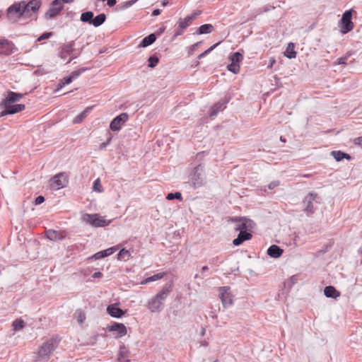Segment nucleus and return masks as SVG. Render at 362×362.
<instances>
[{"label": "nucleus", "instance_id": "1", "mask_svg": "<svg viewBox=\"0 0 362 362\" xmlns=\"http://www.w3.org/2000/svg\"><path fill=\"white\" fill-rule=\"evenodd\" d=\"M173 289V284H168L163 286L162 290L156 296L151 298L147 303L148 309L151 313H159L163 308V303L171 293Z\"/></svg>", "mask_w": 362, "mask_h": 362}, {"label": "nucleus", "instance_id": "2", "mask_svg": "<svg viewBox=\"0 0 362 362\" xmlns=\"http://www.w3.org/2000/svg\"><path fill=\"white\" fill-rule=\"evenodd\" d=\"M59 342V339L57 337L48 339L40 347L37 354V358L39 359H48L57 348Z\"/></svg>", "mask_w": 362, "mask_h": 362}, {"label": "nucleus", "instance_id": "3", "mask_svg": "<svg viewBox=\"0 0 362 362\" xmlns=\"http://www.w3.org/2000/svg\"><path fill=\"white\" fill-rule=\"evenodd\" d=\"M229 221L233 223L235 231L249 230L253 228L255 226L252 220L245 217H232L229 219Z\"/></svg>", "mask_w": 362, "mask_h": 362}, {"label": "nucleus", "instance_id": "4", "mask_svg": "<svg viewBox=\"0 0 362 362\" xmlns=\"http://www.w3.org/2000/svg\"><path fill=\"white\" fill-rule=\"evenodd\" d=\"M82 221L93 227H103L110 223V221L105 219L98 214H85L82 216Z\"/></svg>", "mask_w": 362, "mask_h": 362}, {"label": "nucleus", "instance_id": "5", "mask_svg": "<svg viewBox=\"0 0 362 362\" xmlns=\"http://www.w3.org/2000/svg\"><path fill=\"white\" fill-rule=\"evenodd\" d=\"M191 181L194 188H198L205 185L206 182L203 165H199L194 168L192 174Z\"/></svg>", "mask_w": 362, "mask_h": 362}, {"label": "nucleus", "instance_id": "6", "mask_svg": "<svg viewBox=\"0 0 362 362\" xmlns=\"http://www.w3.org/2000/svg\"><path fill=\"white\" fill-rule=\"evenodd\" d=\"M352 11H346L341 19L340 31L342 34H346L354 29V24L351 21Z\"/></svg>", "mask_w": 362, "mask_h": 362}, {"label": "nucleus", "instance_id": "7", "mask_svg": "<svg viewBox=\"0 0 362 362\" xmlns=\"http://www.w3.org/2000/svg\"><path fill=\"white\" fill-rule=\"evenodd\" d=\"M230 64L228 65V71L233 74H238L240 71V62L243 59V56L238 52H234L229 56Z\"/></svg>", "mask_w": 362, "mask_h": 362}, {"label": "nucleus", "instance_id": "8", "mask_svg": "<svg viewBox=\"0 0 362 362\" xmlns=\"http://www.w3.org/2000/svg\"><path fill=\"white\" fill-rule=\"evenodd\" d=\"M321 199L317 193L311 192L308 194L303 200L305 210L308 213H313L315 204H320Z\"/></svg>", "mask_w": 362, "mask_h": 362}, {"label": "nucleus", "instance_id": "9", "mask_svg": "<svg viewBox=\"0 0 362 362\" xmlns=\"http://www.w3.org/2000/svg\"><path fill=\"white\" fill-rule=\"evenodd\" d=\"M63 6L62 1L60 0H54L50 8L45 14V19L50 20L55 18L59 14Z\"/></svg>", "mask_w": 362, "mask_h": 362}, {"label": "nucleus", "instance_id": "10", "mask_svg": "<svg viewBox=\"0 0 362 362\" xmlns=\"http://www.w3.org/2000/svg\"><path fill=\"white\" fill-rule=\"evenodd\" d=\"M128 115L125 112L115 117L110 124V130L113 132L120 130L123 124L128 120Z\"/></svg>", "mask_w": 362, "mask_h": 362}, {"label": "nucleus", "instance_id": "11", "mask_svg": "<svg viewBox=\"0 0 362 362\" xmlns=\"http://www.w3.org/2000/svg\"><path fill=\"white\" fill-rule=\"evenodd\" d=\"M219 296L224 308H228L233 304V298L230 293V287L219 288Z\"/></svg>", "mask_w": 362, "mask_h": 362}, {"label": "nucleus", "instance_id": "12", "mask_svg": "<svg viewBox=\"0 0 362 362\" xmlns=\"http://www.w3.org/2000/svg\"><path fill=\"white\" fill-rule=\"evenodd\" d=\"M68 183L66 175L60 173L54 176L52 180L51 186L55 189H59L64 187Z\"/></svg>", "mask_w": 362, "mask_h": 362}, {"label": "nucleus", "instance_id": "13", "mask_svg": "<svg viewBox=\"0 0 362 362\" xmlns=\"http://www.w3.org/2000/svg\"><path fill=\"white\" fill-rule=\"evenodd\" d=\"M40 7V1L39 0H31L26 3L24 1L25 16L30 17L36 13Z\"/></svg>", "mask_w": 362, "mask_h": 362}, {"label": "nucleus", "instance_id": "14", "mask_svg": "<svg viewBox=\"0 0 362 362\" xmlns=\"http://www.w3.org/2000/svg\"><path fill=\"white\" fill-rule=\"evenodd\" d=\"M23 96L22 93L9 91L7 97L1 101V105L4 107H8L11 104L19 101Z\"/></svg>", "mask_w": 362, "mask_h": 362}, {"label": "nucleus", "instance_id": "15", "mask_svg": "<svg viewBox=\"0 0 362 362\" xmlns=\"http://www.w3.org/2000/svg\"><path fill=\"white\" fill-rule=\"evenodd\" d=\"M14 45L6 39L0 40V54L10 55L13 52Z\"/></svg>", "mask_w": 362, "mask_h": 362}, {"label": "nucleus", "instance_id": "16", "mask_svg": "<svg viewBox=\"0 0 362 362\" xmlns=\"http://www.w3.org/2000/svg\"><path fill=\"white\" fill-rule=\"evenodd\" d=\"M109 331L117 332V337H122L127 334V327L122 323L115 322L109 327Z\"/></svg>", "mask_w": 362, "mask_h": 362}, {"label": "nucleus", "instance_id": "17", "mask_svg": "<svg viewBox=\"0 0 362 362\" xmlns=\"http://www.w3.org/2000/svg\"><path fill=\"white\" fill-rule=\"evenodd\" d=\"M107 313L112 317L119 318L125 313L120 309L117 303L111 304L107 307Z\"/></svg>", "mask_w": 362, "mask_h": 362}, {"label": "nucleus", "instance_id": "18", "mask_svg": "<svg viewBox=\"0 0 362 362\" xmlns=\"http://www.w3.org/2000/svg\"><path fill=\"white\" fill-rule=\"evenodd\" d=\"M8 13H15L18 16H25V10H24V1H22L19 3H16L11 6L8 8Z\"/></svg>", "mask_w": 362, "mask_h": 362}, {"label": "nucleus", "instance_id": "19", "mask_svg": "<svg viewBox=\"0 0 362 362\" xmlns=\"http://www.w3.org/2000/svg\"><path fill=\"white\" fill-rule=\"evenodd\" d=\"M247 231V230L240 232L238 237L233 240V244L234 245H240L245 240H250L252 235L250 233Z\"/></svg>", "mask_w": 362, "mask_h": 362}, {"label": "nucleus", "instance_id": "20", "mask_svg": "<svg viewBox=\"0 0 362 362\" xmlns=\"http://www.w3.org/2000/svg\"><path fill=\"white\" fill-rule=\"evenodd\" d=\"M283 252L284 250L279 246L273 245L268 248L267 255L271 257L278 258L282 255Z\"/></svg>", "mask_w": 362, "mask_h": 362}, {"label": "nucleus", "instance_id": "21", "mask_svg": "<svg viewBox=\"0 0 362 362\" xmlns=\"http://www.w3.org/2000/svg\"><path fill=\"white\" fill-rule=\"evenodd\" d=\"M324 294L327 298H337L340 296L339 291L332 286H327L324 289Z\"/></svg>", "mask_w": 362, "mask_h": 362}, {"label": "nucleus", "instance_id": "22", "mask_svg": "<svg viewBox=\"0 0 362 362\" xmlns=\"http://www.w3.org/2000/svg\"><path fill=\"white\" fill-rule=\"evenodd\" d=\"M74 42H70L69 43H67L66 45H65L62 49V52H61V54H60V57L62 59H66L68 55H69L74 50Z\"/></svg>", "mask_w": 362, "mask_h": 362}, {"label": "nucleus", "instance_id": "23", "mask_svg": "<svg viewBox=\"0 0 362 362\" xmlns=\"http://www.w3.org/2000/svg\"><path fill=\"white\" fill-rule=\"evenodd\" d=\"M156 40V37L155 34L152 33L148 35L147 37H145L141 43L139 44V47H146L147 46L151 45L153 44Z\"/></svg>", "mask_w": 362, "mask_h": 362}, {"label": "nucleus", "instance_id": "24", "mask_svg": "<svg viewBox=\"0 0 362 362\" xmlns=\"http://www.w3.org/2000/svg\"><path fill=\"white\" fill-rule=\"evenodd\" d=\"M196 15L197 14H194L183 19L180 18L179 20V27L182 29L187 28L189 25L190 22L195 18Z\"/></svg>", "mask_w": 362, "mask_h": 362}, {"label": "nucleus", "instance_id": "25", "mask_svg": "<svg viewBox=\"0 0 362 362\" xmlns=\"http://www.w3.org/2000/svg\"><path fill=\"white\" fill-rule=\"evenodd\" d=\"M93 106L86 107L81 114L76 117L73 121L74 124L81 123L87 116L88 113L93 109Z\"/></svg>", "mask_w": 362, "mask_h": 362}, {"label": "nucleus", "instance_id": "26", "mask_svg": "<svg viewBox=\"0 0 362 362\" xmlns=\"http://www.w3.org/2000/svg\"><path fill=\"white\" fill-rule=\"evenodd\" d=\"M284 56L288 59H293L296 57V52L294 51V44L290 42L288 44V46L284 52Z\"/></svg>", "mask_w": 362, "mask_h": 362}, {"label": "nucleus", "instance_id": "27", "mask_svg": "<svg viewBox=\"0 0 362 362\" xmlns=\"http://www.w3.org/2000/svg\"><path fill=\"white\" fill-rule=\"evenodd\" d=\"M25 105L23 104H17L12 105L11 104L8 106V112L10 115L16 114L20 112L25 110Z\"/></svg>", "mask_w": 362, "mask_h": 362}, {"label": "nucleus", "instance_id": "28", "mask_svg": "<svg viewBox=\"0 0 362 362\" xmlns=\"http://www.w3.org/2000/svg\"><path fill=\"white\" fill-rule=\"evenodd\" d=\"M214 30V26L211 24H204L201 25L197 30L199 35L211 33Z\"/></svg>", "mask_w": 362, "mask_h": 362}, {"label": "nucleus", "instance_id": "29", "mask_svg": "<svg viewBox=\"0 0 362 362\" xmlns=\"http://www.w3.org/2000/svg\"><path fill=\"white\" fill-rule=\"evenodd\" d=\"M106 16L104 13H100L98 16H96L93 20L91 21V23L95 27H98L101 25L105 21Z\"/></svg>", "mask_w": 362, "mask_h": 362}, {"label": "nucleus", "instance_id": "30", "mask_svg": "<svg viewBox=\"0 0 362 362\" xmlns=\"http://www.w3.org/2000/svg\"><path fill=\"white\" fill-rule=\"evenodd\" d=\"M47 237L50 240H53V241L61 240L63 238V236L62 235V234L60 233L55 231V230H49L47 232Z\"/></svg>", "mask_w": 362, "mask_h": 362}, {"label": "nucleus", "instance_id": "31", "mask_svg": "<svg viewBox=\"0 0 362 362\" xmlns=\"http://www.w3.org/2000/svg\"><path fill=\"white\" fill-rule=\"evenodd\" d=\"M25 324V322L21 319L16 320L12 323V330L19 332L24 328Z\"/></svg>", "mask_w": 362, "mask_h": 362}, {"label": "nucleus", "instance_id": "32", "mask_svg": "<svg viewBox=\"0 0 362 362\" xmlns=\"http://www.w3.org/2000/svg\"><path fill=\"white\" fill-rule=\"evenodd\" d=\"M130 257H131L130 252L124 248L120 250L119 253L117 255V258L118 260H124V261H127Z\"/></svg>", "mask_w": 362, "mask_h": 362}, {"label": "nucleus", "instance_id": "33", "mask_svg": "<svg viewBox=\"0 0 362 362\" xmlns=\"http://www.w3.org/2000/svg\"><path fill=\"white\" fill-rule=\"evenodd\" d=\"M332 155L333 156V157L334 158V159L337 161H340L343 158L349 159L350 158L349 154L343 153V152H341L340 151H334L332 152Z\"/></svg>", "mask_w": 362, "mask_h": 362}, {"label": "nucleus", "instance_id": "34", "mask_svg": "<svg viewBox=\"0 0 362 362\" xmlns=\"http://www.w3.org/2000/svg\"><path fill=\"white\" fill-rule=\"evenodd\" d=\"M93 13L91 11H86L81 14L80 20L84 23H91V21L93 20Z\"/></svg>", "mask_w": 362, "mask_h": 362}, {"label": "nucleus", "instance_id": "35", "mask_svg": "<svg viewBox=\"0 0 362 362\" xmlns=\"http://www.w3.org/2000/svg\"><path fill=\"white\" fill-rule=\"evenodd\" d=\"M93 190L97 192H102L103 191V188L100 183V180L99 178L96 179L94 181L93 186Z\"/></svg>", "mask_w": 362, "mask_h": 362}, {"label": "nucleus", "instance_id": "36", "mask_svg": "<svg viewBox=\"0 0 362 362\" xmlns=\"http://www.w3.org/2000/svg\"><path fill=\"white\" fill-rule=\"evenodd\" d=\"M221 107H222V104H219V103H217V104L214 105V106H212L211 108V111H210V117H212L216 116L218 114V112L220 111V110L221 109Z\"/></svg>", "mask_w": 362, "mask_h": 362}, {"label": "nucleus", "instance_id": "37", "mask_svg": "<svg viewBox=\"0 0 362 362\" xmlns=\"http://www.w3.org/2000/svg\"><path fill=\"white\" fill-rule=\"evenodd\" d=\"M166 199L168 200H172V199H177L180 201H182V194L180 192H175V193H169L168 194V195L166 196Z\"/></svg>", "mask_w": 362, "mask_h": 362}, {"label": "nucleus", "instance_id": "38", "mask_svg": "<svg viewBox=\"0 0 362 362\" xmlns=\"http://www.w3.org/2000/svg\"><path fill=\"white\" fill-rule=\"evenodd\" d=\"M165 272H160V273L156 274L150 277H148V279L149 280V282L151 283V282L161 279L165 276Z\"/></svg>", "mask_w": 362, "mask_h": 362}, {"label": "nucleus", "instance_id": "39", "mask_svg": "<svg viewBox=\"0 0 362 362\" xmlns=\"http://www.w3.org/2000/svg\"><path fill=\"white\" fill-rule=\"evenodd\" d=\"M158 63V58L156 56L150 57L148 59V66L153 68Z\"/></svg>", "mask_w": 362, "mask_h": 362}, {"label": "nucleus", "instance_id": "40", "mask_svg": "<svg viewBox=\"0 0 362 362\" xmlns=\"http://www.w3.org/2000/svg\"><path fill=\"white\" fill-rule=\"evenodd\" d=\"M119 249V245L113 246L104 250L105 255L108 257Z\"/></svg>", "mask_w": 362, "mask_h": 362}, {"label": "nucleus", "instance_id": "41", "mask_svg": "<svg viewBox=\"0 0 362 362\" xmlns=\"http://www.w3.org/2000/svg\"><path fill=\"white\" fill-rule=\"evenodd\" d=\"M86 320V315L82 311L76 313V320L79 324H82Z\"/></svg>", "mask_w": 362, "mask_h": 362}, {"label": "nucleus", "instance_id": "42", "mask_svg": "<svg viewBox=\"0 0 362 362\" xmlns=\"http://www.w3.org/2000/svg\"><path fill=\"white\" fill-rule=\"evenodd\" d=\"M72 82V80L71 78H70L69 76H66V77H64L61 81L60 83H59V88H62L64 87V86L66 85H68L69 83H71Z\"/></svg>", "mask_w": 362, "mask_h": 362}, {"label": "nucleus", "instance_id": "43", "mask_svg": "<svg viewBox=\"0 0 362 362\" xmlns=\"http://www.w3.org/2000/svg\"><path fill=\"white\" fill-rule=\"evenodd\" d=\"M112 138V136L111 133H108V137H107V140L100 145V149L103 150V149L105 148L110 143Z\"/></svg>", "mask_w": 362, "mask_h": 362}, {"label": "nucleus", "instance_id": "44", "mask_svg": "<svg viewBox=\"0 0 362 362\" xmlns=\"http://www.w3.org/2000/svg\"><path fill=\"white\" fill-rule=\"evenodd\" d=\"M138 0H129V1H125L122 4V9H126L130 6H132V5H134Z\"/></svg>", "mask_w": 362, "mask_h": 362}, {"label": "nucleus", "instance_id": "45", "mask_svg": "<svg viewBox=\"0 0 362 362\" xmlns=\"http://www.w3.org/2000/svg\"><path fill=\"white\" fill-rule=\"evenodd\" d=\"M84 71V69H82V70H77V71H73L70 75V78H71V80L73 81L74 79H76L81 74V73Z\"/></svg>", "mask_w": 362, "mask_h": 362}, {"label": "nucleus", "instance_id": "46", "mask_svg": "<svg viewBox=\"0 0 362 362\" xmlns=\"http://www.w3.org/2000/svg\"><path fill=\"white\" fill-rule=\"evenodd\" d=\"M104 257H106V256L105 255V253H104V250L98 252L92 256V258H93L95 259H102Z\"/></svg>", "mask_w": 362, "mask_h": 362}, {"label": "nucleus", "instance_id": "47", "mask_svg": "<svg viewBox=\"0 0 362 362\" xmlns=\"http://www.w3.org/2000/svg\"><path fill=\"white\" fill-rule=\"evenodd\" d=\"M52 33H50V32H47V33H44L42 35H41L38 39H37V41H42L43 40H46V39H48L50 36H52Z\"/></svg>", "mask_w": 362, "mask_h": 362}, {"label": "nucleus", "instance_id": "48", "mask_svg": "<svg viewBox=\"0 0 362 362\" xmlns=\"http://www.w3.org/2000/svg\"><path fill=\"white\" fill-rule=\"evenodd\" d=\"M120 355H121V357H119L118 358L119 361V362H130V360L129 359H127V358H124V352L123 351H121L120 352Z\"/></svg>", "mask_w": 362, "mask_h": 362}, {"label": "nucleus", "instance_id": "49", "mask_svg": "<svg viewBox=\"0 0 362 362\" xmlns=\"http://www.w3.org/2000/svg\"><path fill=\"white\" fill-rule=\"evenodd\" d=\"M346 59H347L346 57H340V58L337 59V64H346Z\"/></svg>", "mask_w": 362, "mask_h": 362}, {"label": "nucleus", "instance_id": "50", "mask_svg": "<svg viewBox=\"0 0 362 362\" xmlns=\"http://www.w3.org/2000/svg\"><path fill=\"white\" fill-rule=\"evenodd\" d=\"M45 201V198L44 197L42 196H38L36 199H35V204H42V202H44Z\"/></svg>", "mask_w": 362, "mask_h": 362}, {"label": "nucleus", "instance_id": "51", "mask_svg": "<svg viewBox=\"0 0 362 362\" xmlns=\"http://www.w3.org/2000/svg\"><path fill=\"white\" fill-rule=\"evenodd\" d=\"M279 185V182L278 181H274V182H271L269 185V188L272 189H274V187H277L278 185Z\"/></svg>", "mask_w": 362, "mask_h": 362}, {"label": "nucleus", "instance_id": "52", "mask_svg": "<svg viewBox=\"0 0 362 362\" xmlns=\"http://www.w3.org/2000/svg\"><path fill=\"white\" fill-rule=\"evenodd\" d=\"M220 42H218V43H216L215 45H214L213 46L210 47L208 49H206L205 52H204V53H205V55L208 53H209L210 52H211L217 45H219Z\"/></svg>", "mask_w": 362, "mask_h": 362}, {"label": "nucleus", "instance_id": "53", "mask_svg": "<svg viewBox=\"0 0 362 362\" xmlns=\"http://www.w3.org/2000/svg\"><path fill=\"white\" fill-rule=\"evenodd\" d=\"M5 108H6V110H3V111H1L0 112V117H4V116L7 115H10L9 112H8V107H5Z\"/></svg>", "mask_w": 362, "mask_h": 362}, {"label": "nucleus", "instance_id": "54", "mask_svg": "<svg viewBox=\"0 0 362 362\" xmlns=\"http://www.w3.org/2000/svg\"><path fill=\"white\" fill-rule=\"evenodd\" d=\"M107 4L109 6H113L114 5L116 4V0H107Z\"/></svg>", "mask_w": 362, "mask_h": 362}, {"label": "nucleus", "instance_id": "55", "mask_svg": "<svg viewBox=\"0 0 362 362\" xmlns=\"http://www.w3.org/2000/svg\"><path fill=\"white\" fill-rule=\"evenodd\" d=\"M103 276L102 273L100 272H95L92 277L95 279V278H99V277H101Z\"/></svg>", "mask_w": 362, "mask_h": 362}, {"label": "nucleus", "instance_id": "56", "mask_svg": "<svg viewBox=\"0 0 362 362\" xmlns=\"http://www.w3.org/2000/svg\"><path fill=\"white\" fill-rule=\"evenodd\" d=\"M355 143L360 146H362V136L358 137L355 139Z\"/></svg>", "mask_w": 362, "mask_h": 362}, {"label": "nucleus", "instance_id": "57", "mask_svg": "<svg viewBox=\"0 0 362 362\" xmlns=\"http://www.w3.org/2000/svg\"><path fill=\"white\" fill-rule=\"evenodd\" d=\"M160 13V10L158 9V8L154 9L152 12V15L154 16H158Z\"/></svg>", "mask_w": 362, "mask_h": 362}, {"label": "nucleus", "instance_id": "58", "mask_svg": "<svg viewBox=\"0 0 362 362\" xmlns=\"http://www.w3.org/2000/svg\"><path fill=\"white\" fill-rule=\"evenodd\" d=\"M275 59L274 58H271L270 60H269V64L268 65V68H272L274 65V64L275 63Z\"/></svg>", "mask_w": 362, "mask_h": 362}, {"label": "nucleus", "instance_id": "59", "mask_svg": "<svg viewBox=\"0 0 362 362\" xmlns=\"http://www.w3.org/2000/svg\"><path fill=\"white\" fill-rule=\"evenodd\" d=\"M202 42H198L197 43H195L194 45H193L191 47V52H192L193 50H194L195 48H197V47H198Z\"/></svg>", "mask_w": 362, "mask_h": 362}, {"label": "nucleus", "instance_id": "60", "mask_svg": "<svg viewBox=\"0 0 362 362\" xmlns=\"http://www.w3.org/2000/svg\"><path fill=\"white\" fill-rule=\"evenodd\" d=\"M206 334V328L205 327H202L201 329V331H200V335L202 337H204Z\"/></svg>", "mask_w": 362, "mask_h": 362}, {"label": "nucleus", "instance_id": "61", "mask_svg": "<svg viewBox=\"0 0 362 362\" xmlns=\"http://www.w3.org/2000/svg\"><path fill=\"white\" fill-rule=\"evenodd\" d=\"M149 280L148 278L144 279L141 282V285H145V284H149Z\"/></svg>", "mask_w": 362, "mask_h": 362}, {"label": "nucleus", "instance_id": "62", "mask_svg": "<svg viewBox=\"0 0 362 362\" xmlns=\"http://www.w3.org/2000/svg\"><path fill=\"white\" fill-rule=\"evenodd\" d=\"M208 342L206 341H203L201 342V345L203 346H208Z\"/></svg>", "mask_w": 362, "mask_h": 362}, {"label": "nucleus", "instance_id": "63", "mask_svg": "<svg viewBox=\"0 0 362 362\" xmlns=\"http://www.w3.org/2000/svg\"><path fill=\"white\" fill-rule=\"evenodd\" d=\"M64 3H71L74 1V0H62Z\"/></svg>", "mask_w": 362, "mask_h": 362}, {"label": "nucleus", "instance_id": "64", "mask_svg": "<svg viewBox=\"0 0 362 362\" xmlns=\"http://www.w3.org/2000/svg\"><path fill=\"white\" fill-rule=\"evenodd\" d=\"M202 270H203V271H207V270H208V267H207V266H204V267H202Z\"/></svg>", "mask_w": 362, "mask_h": 362}]
</instances>
